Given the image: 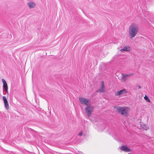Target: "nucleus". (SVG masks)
<instances>
[{"label":"nucleus","instance_id":"nucleus-5","mask_svg":"<svg viewBox=\"0 0 154 154\" xmlns=\"http://www.w3.org/2000/svg\"><path fill=\"white\" fill-rule=\"evenodd\" d=\"M79 101L80 103L82 104L85 105L87 106L88 105V103L89 101V99L85 98L84 97H79Z\"/></svg>","mask_w":154,"mask_h":154},{"label":"nucleus","instance_id":"nucleus-3","mask_svg":"<svg viewBox=\"0 0 154 154\" xmlns=\"http://www.w3.org/2000/svg\"><path fill=\"white\" fill-rule=\"evenodd\" d=\"M85 110L88 117H90L94 110V107L90 105H88L85 108Z\"/></svg>","mask_w":154,"mask_h":154},{"label":"nucleus","instance_id":"nucleus-15","mask_svg":"<svg viewBox=\"0 0 154 154\" xmlns=\"http://www.w3.org/2000/svg\"><path fill=\"white\" fill-rule=\"evenodd\" d=\"M103 87L104 88H105V86H104V82L103 81H102V86L101 87Z\"/></svg>","mask_w":154,"mask_h":154},{"label":"nucleus","instance_id":"nucleus-4","mask_svg":"<svg viewBox=\"0 0 154 154\" xmlns=\"http://www.w3.org/2000/svg\"><path fill=\"white\" fill-rule=\"evenodd\" d=\"M133 75V73H131L129 74H124L123 73L122 74V78L121 80L124 82H125L126 80L128 78L130 77L131 75Z\"/></svg>","mask_w":154,"mask_h":154},{"label":"nucleus","instance_id":"nucleus-6","mask_svg":"<svg viewBox=\"0 0 154 154\" xmlns=\"http://www.w3.org/2000/svg\"><path fill=\"white\" fill-rule=\"evenodd\" d=\"M3 100L4 102L5 108L6 109L8 110L9 109V107L8 101L5 96H3Z\"/></svg>","mask_w":154,"mask_h":154},{"label":"nucleus","instance_id":"nucleus-12","mask_svg":"<svg viewBox=\"0 0 154 154\" xmlns=\"http://www.w3.org/2000/svg\"><path fill=\"white\" fill-rule=\"evenodd\" d=\"M105 88L101 87L98 91H97V92L99 93L100 92H104V91Z\"/></svg>","mask_w":154,"mask_h":154},{"label":"nucleus","instance_id":"nucleus-19","mask_svg":"<svg viewBox=\"0 0 154 154\" xmlns=\"http://www.w3.org/2000/svg\"><path fill=\"white\" fill-rule=\"evenodd\" d=\"M128 154H130V153H128Z\"/></svg>","mask_w":154,"mask_h":154},{"label":"nucleus","instance_id":"nucleus-7","mask_svg":"<svg viewBox=\"0 0 154 154\" xmlns=\"http://www.w3.org/2000/svg\"><path fill=\"white\" fill-rule=\"evenodd\" d=\"M120 149L126 152H129L131 151V149L128 148L125 146H123L120 148Z\"/></svg>","mask_w":154,"mask_h":154},{"label":"nucleus","instance_id":"nucleus-10","mask_svg":"<svg viewBox=\"0 0 154 154\" xmlns=\"http://www.w3.org/2000/svg\"><path fill=\"white\" fill-rule=\"evenodd\" d=\"M28 5L30 8H32L35 6V4L33 2H31L28 3Z\"/></svg>","mask_w":154,"mask_h":154},{"label":"nucleus","instance_id":"nucleus-8","mask_svg":"<svg viewBox=\"0 0 154 154\" xmlns=\"http://www.w3.org/2000/svg\"><path fill=\"white\" fill-rule=\"evenodd\" d=\"M131 50V48L128 46H125L123 48L120 50V51L122 52L123 51H130Z\"/></svg>","mask_w":154,"mask_h":154},{"label":"nucleus","instance_id":"nucleus-16","mask_svg":"<svg viewBox=\"0 0 154 154\" xmlns=\"http://www.w3.org/2000/svg\"><path fill=\"white\" fill-rule=\"evenodd\" d=\"M4 90H5V92L6 93H8V88H4Z\"/></svg>","mask_w":154,"mask_h":154},{"label":"nucleus","instance_id":"nucleus-18","mask_svg":"<svg viewBox=\"0 0 154 154\" xmlns=\"http://www.w3.org/2000/svg\"><path fill=\"white\" fill-rule=\"evenodd\" d=\"M138 88L139 89H140V88H141V87L140 86V85H138Z\"/></svg>","mask_w":154,"mask_h":154},{"label":"nucleus","instance_id":"nucleus-13","mask_svg":"<svg viewBox=\"0 0 154 154\" xmlns=\"http://www.w3.org/2000/svg\"><path fill=\"white\" fill-rule=\"evenodd\" d=\"M144 99L146 101L148 102H150V100L146 95H145V96L144 97Z\"/></svg>","mask_w":154,"mask_h":154},{"label":"nucleus","instance_id":"nucleus-1","mask_svg":"<svg viewBox=\"0 0 154 154\" xmlns=\"http://www.w3.org/2000/svg\"><path fill=\"white\" fill-rule=\"evenodd\" d=\"M129 35L130 38L134 37L137 34L139 31L138 26L134 23H133L129 27Z\"/></svg>","mask_w":154,"mask_h":154},{"label":"nucleus","instance_id":"nucleus-2","mask_svg":"<svg viewBox=\"0 0 154 154\" xmlns=\"http://www.w3.org/2000/svg\"><path fill=\"white\" fill-rule=\"evenodd\" d=\"M114 108L116 109L118 113L122 115L127 116L128 114L127 110L124 107L116 106L114 107Z\"/></svg>","mask_w":154,"mask_h":154},{"label":"nucleus","instance_id":"nucleus-14","mask_svg":"<svg viewBox=\"0 0 154 154\" xmlns=\"http://www.w3.org/2000/svg\"><path fill=\"white\" fill-rule=\"evenodd\" d=\"M144 127H144L143 128L145 130H146L148 129V128L146 125Z\"/></svg>","mask_w":154,"mask_h":154},{"label":"nucleus","instance_id":"nucleus-17","mask_svg":"<svg viewBox=\"0 0 154 154\" xmlns=\"http://www.w3.org/2000/svg\"><path fill=\"white\" fill-rule=\"evenodd\" d=\"M82 132H80L78 134L79 135V136H82Z\"/></svg>","mask_w":154,"mask_h":154},{"label":"nucleus","instance_id":"nucleus-9","mask_svg":"<svg viewBox=\"0 0 154 154\" xmlns=\"http://www.w3.org/2000/svg\"><path fill=\"white\" fill-rule=\"evenodd\" d=\"M126 93H127L126 90L125 89H124L118 91L117 93L116 94V95H120L122 94H124Z\"/></svg>","mask_w":154,"mask_h":154},{"label":"nucleus","instance_id":"nucleus-11","mask_svg":"<svg viewBox=\"0 0 154 154\" xmlns=\"http://www.w3.org/2000/svg\"><path fill=\"white\" fill-rule=\"evenodd\" d=\"M2 81L3 83V88H8V85L7 84L5 81V80L4 79H2Z\"/></svg>","mask_w":154,"mask_h":154}]
</instances>
